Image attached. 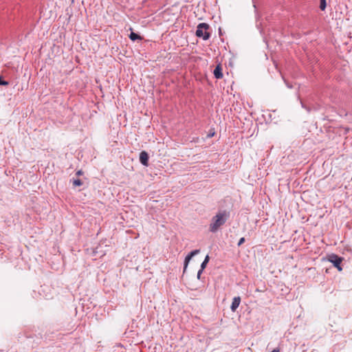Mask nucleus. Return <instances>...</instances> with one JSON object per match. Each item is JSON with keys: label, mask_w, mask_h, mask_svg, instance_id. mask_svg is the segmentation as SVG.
Listing matches in <instances>:
<instances>
[{"label": "nucleus", "mask_w": 352, "mask_h": 352, "mask_svg": "<svg viewBox=\"0 0 352 352\" xmlns=\"http://www.w3.org/2000/svg\"><path fill=\"white\" fill-rule=\"evenodd\" d=\"M228 218V214L226 212H221L217 213L212 219L210 225V230L212 232H215L218 229L223 225Z\"/></svg>", "instance_id": "1"}, {"label": "nucleus", "mask_w": 352, "mask_h": 352, "mask_svg": "<svg viewBox=\"0 0 352 352\" xmlns=\"http://www.w3.org/2000/svg\"><path fill=\"white\" fill-rule=\"evenodd\" d=\"M208 25L206 23H200L197 26L196 35L198 37H202L204 40H207L209 38V34L207 32Z\"/></svg>", "instance_id": "2"}, {"label": "nucleus", "mask_w": 352, "mask_h": 352, "mask_svg": "<svg viewBox=\"0 0 352 352\" xmlns=\"http://www.w3.org/2000/svg\"><path fill=\"white\" fill-rule=\"evenodd\" d=\"M328 261L333 264V265L341 272L342 270L340 263L342 261L341 257L338 256L336 254H331L328 256Z\"/></svg>", "instance_id": "3"}, {"label": "nucleus", "mask_w": 352, "mask_h": 352, "mask_svg": "<svg viewBox=\"0 0 352 352\" xmlns=\"http://www.w3.org/2000/svg\"><path fill=\"white\" fill-rule=\"evenodd\" d=\"M199 250H195L192 252H191L190 253V254H188L186 258H185V261H184V271H185L188 265V263L190 261V259L194 256H195L196 254H199Z\"/></svg>", "instance_id": "4"}, {"label": "nucleus", "mask_w": 352, "mask_h": 352, "mask_svg": "<svg viewBox=\"0 0 352 352\" xmlns=\"http://www.w3.org/2000/svg\"><path fill=\"white\" fill-rule=\"evenodd\" d=\"M148 155L146 152L142 151L140 154V161L144 166H148Z\"/></svg>", "instance_id": "5"}, {"label": "nucleus", "mask_w": 352, "mask_h": 352, "mask_svg": "<svg viewBox=\"0 0 352 352\" xmlns=\"http://www.w3.org/2000/svg\"><path fill=\"white\" fill-rule=\"evenodd\" d=\"M240 302H241V298L239 296L234 297L232 300V305L230 307L231 310L232 311H235L236 309L239 307Z\"/></svg>", "instance_id": "6"}, {"label": "nucleus", "mask_w": 352, "mask_h": 352, "mask_svg": "<svg viewBox=\"0 0 352 352\" xmlns=\"http://www.w3.org/2000/svg\"><path fill=\"white\" fill-rule=\"evenodd\" d=\"M214 75L217 78H221L223 77V74L221 72V67L218 65L214 70Z\"/></svg>", "instance_id": "7"}, {"label": "nucleus", "mask_w": 352, "mask_h": 352, "mask_svg": "<svg viewBox=\"0 0 352 352\" xmlns=\"http://www.w3.org/2000/svg\"><path fill=\"white\" fill-rule=\"evenodd\" d=\"M129 37L132 41H135L136 39L140 38V36L134 32H131L129 35Z\"/></svg>", "instance_id": "8"}, {"label": "nucleus", "mask_w": 352, "mask_h": 352, "mask_svg": "<svg viewBox=\"0 0 352 352\" xmlns=\"http://www.w3.org/2000/svg\"><path fill=\"white\" fill-rule=\"evenodd\" d=\"M208 261H209V256L207 255L206 256L204 261H203V263L201 265V267L202 268V270L205 269V267H206V265L208 263Z\"/></svg>", "instance_id": "9"}, {"label": "nucleus", "mask_w": 352, "mask_h": 352, "mask_svg": "<svg viewBox=\"0 0 352 352\" xmlns=\"http://www.w3.org/2000/svg\"><path fill=\"white\" fill-rule=\"evenodd\" d=\"M326 0H320V8L322 10H324L326 8Z\"/></svg>", "instance_id": "10"}, {"label": "nucleus", "mask_w": 352, "mask_h": 352, "mask_svg": "<svg viewBox=\"0 0 352 352\" xmlns=\"http://www.w3.org/2000/svg\"><path fill=\"white\" fill-rule=\"evenodd\" d=\"M73 185L74 186H80L82 185V182L80 179H74L73 180Z\"/></svg>", "instance_id": "11"}, {"label": "nucleus", "mask_w": 352, "mask_h": 352, "mask_svg": "<svg viewBox=\"0 0 352 352\" xmlns=\"http://www.w3.org/2000/svg\"><path fill=\"white\" fill-rule=\"evenodd\" d=\"M244 241H245V239L244 238L240 239V240H239V241L238 243V245H241Z\"/></svg>", "instance_id": "12"}, {"label": "nucleus", "mask_w": 352, "mask_h": 352, "mask_svg": "<svg viewBox=\"0 0 352 352\" xmlns=\"http://www.w3.org/2000/svg\"><path fill=\"white\" fill-rule=\"evenodd\" d=\"M204 270H202V268L201 267V270H199L198 273H197V278H200V275L202 273Z\"/></svg>", "instance_id": "13"}, {"label": "nucleus", "mask_w": 352, "mask_h": 352, "mask_svg": "<svg viewBox=\"0 0 352 352\" xmlns=\"http://www.w3.org/2000/svg\"><path fill=\"white\" fill-rule=\"evenodd\" d=\"M82 174V170H78V171L76 173V175H78V176H79V175H81Z\"/></svg>", "instance_id": "14"}, {"label": "nucleus", "mask_w": 352, "mask_h": 352, "mask_svg": "<svg viewBox=\"0 0 352 352\" xmlns=\"http://www.w3.org/2000/svg\"><path fill=\"white\" fill-rule=\"evenodd\" d=\"M272 352H280V351L277 349H274Z\"/></svg>", "instance_id": "15"}, {"label": "nucleus", "mask_w": 352, "mask_h": 352, "mask_svg": "<svg viewBox=\"0 0 352 352\" xmlns=\"http://www.w3.org/2000/svg\"><path fill=\"white\" fill-rule=\"evenodd\" d=\"M213 135H214V133H210V135H209V136H210V137H212V136H213Z\"/></svg>", "instance_id": "16"}]
</instances>
